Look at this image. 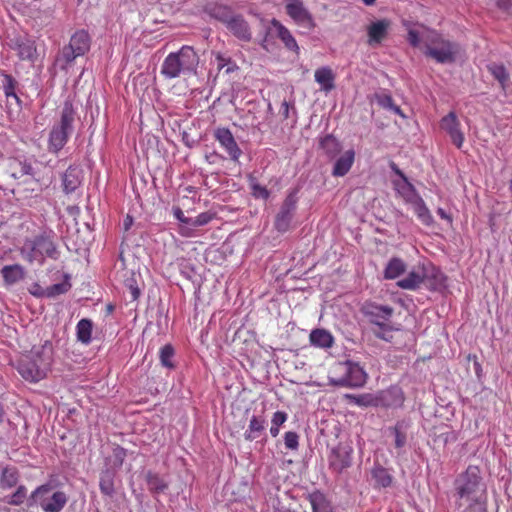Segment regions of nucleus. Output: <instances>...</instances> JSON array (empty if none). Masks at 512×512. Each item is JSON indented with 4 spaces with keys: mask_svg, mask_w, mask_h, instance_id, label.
Masks as SVG:
<instances>
[{
    "mask_svg": "<svg viewBox=\"0 0 512 512\" xmlns=\"http://www.w3.org/2000/svg\"><path fill=\"white\" fill-rule=\"evenodd\" d=\"M454 497L459 512H487V484L479 466L469 465L455 478Z\"/></svg>",
    "mask_w": 512,
    "mask_h": 512,
    "instance_id": "nucleus-1",
    "label": "nucleus"
},
{
    "mask_svg": "<svg viewBox=\"0 0 512 512\" xmlns=\"http://www.w3.org/2000/svg\"><path fill=\"white\" fill-rule=\"evenodd\" d=\"M407 39L412 47H419L423 43L425 48L424 54L441 64L455 62L460 50L457 43L446 39L436 30L427 28L421 33L414 29H409Z\"/></svg>",
    "mask_w": 512,
    "mask_h": 512,
    "instance_id": "nucleus-2",
    "label": "nucleus"
},
{
    "mask_svg": "<svg viewBox=\"0 0 512 512\" xmlns=\"http://www.w3.org/2000/svg\"><path fill=\"white\" fill-rule=\"evenodd\" d=\"M360 312L365 317L370 326V331L376 338L391 342L393 338L392 333L398 330L392 321L393 307L373 301H366L362 304Z\"/></svg>",
    "mask_w": 512,
    "mask_h": 512,
    "instance_id": "nucleus-3",
    "label": "nucleus"
},
{
    "mask_svg": "<svg viewBox=\"0 0 512 512\" xmlns=\"http://www.w3.org/2000/svg\"><path fill=\"white\" fill-rule=\"evenodd\" d=\"M199 56L192 46L184 45L177 52L169 53L161 65V74L166 79L191 76L196 73Z\"/></svg>",
    "mask_w": 512,
    "mask_h": 512,
    "instance_id": "nucleus-4",
    "label": "nucleus"
},
{
    "mask_svg": "<svg viewBox=\"0 0 512 512\" xmlns=\"http://www.w3.org/2000/svg\"><path fill=\"white\" fill-rule=\"evenodd\" d=\"M52 364V346L47 343L30 355L21 358L17 365L19 374L29 382L44 379Z\"/></svg>",
    "mask_w": 512,
    "mask_h": 512,
    "instance_id": "nucleus-5",
    "label": "nucleus"
},
{
    "mask_svg": "<svg viewBox=\"0 0 512 512\" xmlns=\"http://www.w3.org/2000/svg\"><path fill=\"white\" fill-rule=\"evenodd\" d=\"M75 110L71 102L66 101L62 107L60 120L55 123L49 132L48 151L58 154L68 142L73 132Z\"/></svg>",
    "mask_w": 512,
    "mask_h": 512,
    "instance_id": "nucleus-6",
    "label": "nucleus"
},
{
    "mask_svg": "<svg viewBox=\"0 0 512 512\" xmlns=\"http://www.w3.org/2000/svg\"><path fill=\"white\" fill-rule=\"evenodd\" d=\"M53 486L45 483L38 486L27 499V506L39 505L44 512H60L68 502V497L63 491H55L52 494Z\"/></svg>",
    "mask_w": 512,
    "mask_h": 512,
    "instance_id": "nucleus-7",
    "label": "nucleus"
},
{
    "mask_svg": "<svg viewBox=\"0 0 512 512\" xmlns=\"http://www.w3.org/2000/svg\"><path fill=\"white\" fill-rule=\"evenodd\" d=\"M340 368L342 375L338 379L332 380L334 385L357 388L366 383L367 374L358 363L345 361L340 364Z\"/></svg>",
    "mask_w": 512,
    "mask_h": 512,
    "instance_id": "nucleus-8",
    "label": "nucleus"
},
{
    "mask_svg": "<svg viewBox=\"0 0 512 512\" xmlns=\"http://www.w3.org/2000/svg\"><path fill=\"white\" fill-rule=\"evenodd\" d=\"M353 463V447L348 443H339L328 455V465L336 474H341Z\"/></svg>",
    "mask_w": 512,
    "mask_h": 512,
    "instance_id": "nucleus-9",
    "label": "nucleus"
},
{
    "mask_svg": "<svg viewBox=\"0 0 512 512\" xmlns=\"http://www.w3.org/2000/svg\"><path fill=\"white\" fill-rule=\"evenodd\" d=\"M5 171L13 179H22L23 177H31L40 182L42 176L27 159L10 157L5 161Z\"/></svg>",
    "mask_w": 512,
    "mask_h": 512,
    "instance_id": "nucleus-10",
    "label": "nucleus"
},
{
    "mask_svg": "<svg viewBox=\"0 0 512 512\" xmlns=\"http://www.w3.org/2000/svg\"><path fill=\"white\" fill-rule=\"evenodd\" d=\"M287 15L300 27L312 30L316 24L301 0H288L285 5Z\"/></svg>",
    "mask_w": 512,
    "mask_h": 512,
    "instance_id": "nucleus-11",
    "label": "nucleus"
},
{
    "mask_svg": "<svg viewBox=\"0 0 512 512\" xmlns=\"http://www.w3.org/2000/svg\"><path fill=\"white\" fill-rule=\"evenodd\" d=\"M51 233V231H45L42 235L35 237V239L27 240L25 248L31 249L33 253H39L41 258L46 255L52 259H57L59 253L51 238Z\"/></svg>",
    "mask_w": 512,
    "mask_h": 512,
    "instance_id": "nucleus-12",
    "label": "nucleus"
},
{
    "mask_svg": "<svg viewBox=\"0 0 512 512\" xmlns=\"http://www.w3.org/2000/svg\"><path fill=\"white\" fill-rule=\"evenodd\" d=\"M377 408L396 409L403 405L405 397L402 389L391 386L388 389L376 392Z\"/></svg>",
    "mask_w": 512,
    "mask_h": 512,
    "instance_id": "nucleus-13",
    "label": "nucleus"
},
{
    "mask_svg": "<svg viewBox=\"0 0 512 512\" xmlns=\"http://www.w3.org/2000/svg\"><path fill=\"white\" fill-rule=\"evenodd\" d=\"M440 128L450 136L452 143L457 148L462 147L465 138L460 129V122L455 112H449L441 119Z\"/></svg>",
    "mask_w": 512,
    "mask_h": 512,
    "instance_id": "nucleus-14",
    "label": "nucleus"
},
{
    "mask_svg": "<svg viewBox=\"0 0 512 512\" xmlns=\"http://www.w3.org/2000/svg\"><path fill=\"white\" fill-rule=\"evenodd\" d=\"M115 274L117 275H129L124 280V285L130 293L131 301H136L140 295L141 290L138 285L136 273L133 269H127L123 259V253L121 252L120 259L116 263Z\"/></svg>",
    "mask_w": 512,
    "mask_h": 512,
    "instance_id": "nucleus-15",
    "label": "nucleus"
},
{
    "mask_svg": "<svg viewBox=\"0 0 512 512\" xmlns=\"http://www.w3.org/2000/svg\"><path fill=\"white\" fill-rule=\"evenodd\" d=\"M214 137L226 150L232 160L237 161L239 159L242 153L241 149L228 128H217L214 132Z\"/></svg>",
    "mask_w": 512,
    "mask_h": 512,
    "instance_id": "nucleus-16",
    "label": "nucleus"
},
{
    "mask_svg": "<svg viewBox=\"0 0 512 512\" xmlns=\"http://www.w3.org/2000/svg\"><path fill=\"white\" fill-rule=\"evenodd\" d=\"M391 22L388 19H381L372 22L367 26V43L370 46L381 44L388 36Z\"/></svg>",
    "mask_w": 512,
    "mask_h": 512,
    "instance_id": "nucleus-17",
    "label": "nucleus"
},
{
    "mask_svg": "<svg viewBox=\"0 0 512 512\" xmlns=\"http://www.w3.org/2000/svg\"><path fill=\"white\" fill-rule=\"evenodd\" d=\"M221 20L238 39L250 41V28L247 21L242 16H230L222 18Z\"/></svg>",
    "mask_w": 512,
    "mask_h": 512,
    "instance_id": "nucleus-18",
    "label": "nucleus"
},
{
    "mask_svg": "<svg viewBox=\"0 0 512 512\" xmlns=\"http://www.w3.org/2000/svg\"><path fill=\"white\" fill-rule=\"evenodd\" d=\"M266 420L263 416H256L253 415L249 421V425L247 430L244 433V438L247 441H254L264 435L261 443L262 445H265L267 442L266 437Z\"/></svg>",
    "mask_w": 512,
    "mask_h": 512,
    "instance_id": "nucleus-19",
    "label": "nucleus"
},
{
    "mask_svg": "<svg viewBox=\"0 0 512 512\" xmlns=\"http://www.w3.org/2000/svg\"><path fill=\"white\" fill-rule=\"evenodd\" d=\"M306 499L311 505L312 512H334L332 502L318 489L308 493Z\"/></svg>",
    "mask_w": 512,
    "mask_h": 512,
    "instance_id": "nucleus-20",
    "label": "nucleus"
},
{
    "mask_svg": "<svg viewBox=\"0 0 512 512\" xmlns=\"http://www.w3.org/2000/svg\"><path fill=\"white\" fill-rule=\"evenodd\" d=\"M16 86L17 82L16 80L9 74L4 75L3 79V91L7 99V108L8 113L10 114L12 111L13 102L15 103V106L17 110L19 111L21 109L22 101L19 98V96L16 94Z\"/></svg>",
    "mask_w": 512,
    "mask_h": 512,
    "instance_id": "nucleus-21",
    "label": "nucleus"
},
{
    "mask_svg": "<svg viewBox=\"0 0 512 512\" xmlns=\"http://www.w3.org/2000/svg\"><path fill=\"white\" fill-rule=\"evenodd\" d=\"M271 25L275 28L277 37L283 42L284 46L296 53L297 55L300 52V48L297 44L296 39L291 34L288 28H286L279 20L273 18L271 20Z\"/></svg>",
    "mask_w": 512,
    "mask_h": 512,
    "instance_id": "nucleus-22",
    "label": "nucleus"
},
{
    "mask_svg": "<svg viewBox=\"0 0 512 512\" xmlns=\"http://www.w3.org/2000/svg\"><path fill=\"white\" fill-rule=\"evenodd\" d=\"M82 172L77 167L69 166L62 176L63 191L66 194L74 193L82 183Z\"/></svg>",
    "mask_w": 512,
    "mask_h": 512,
    "instance_id": "nucleus-23",
    "label": "nucleus"
},
{
    "mask_svg": "<svg viewBox=\"0 0 512 512\" xmlns=\"http://www.w3.org/2000/svg\"><path fill=\"white\" fill-rule=\"evenodd\" d=\"M411 422L406 419L398 420L394 426L389 428V432L394 436V446L396 449H402L407 443V434Z\"/></svg>",
    "mask_w": 512,
    "mask_h": 512,
    "instance_id": "nucleus-24",
    "label": "nucleus"
},
{
    "mask_svg": "<svg viewBox=\"0 0 512 512\" xmlns=\"http://www.w3.org/2000/svg\"><path fill=\"white\" fill-rule=\"evenodd\" d=\"M314 78L325 93H329L335 88V74L330 67L318 68L315 71Z\"/></svg>",
    "mask_w": 512,
    "mask_h": 512,
    "instance_id": "nucleus-25",
    "label": "nucleus"
},
{
    "mask_svg": "<svg viewBox=\"0 0 512 512\" xmlns=\"http://www.w3.org/2000/svg\"><path fill=\"white\" fill-rule=\"evenodd\" d=\"M1 274L5 285L12 286L22 281L26 272L23 266L20 264L6 265L1 269Z\"/></svg>",
    "mask_w": 512,
    "mask_h": 512,
    "instance_id": "nucleus-26",
    "label": "nucleus"
},
{
    "mask_svg": "<svg viewBox=\"0 0 512 512\" xmlns=\"http://www.w3.org/2000/svg\"><path fill=\"white\" fill-rule=\"evenodd\" d=\"M68 46L76 51V54L85 55L90 49V36L85 30L76 31L70 38Z\"/></svg>",
    "mask_w": 512,
    "mask_h": 512,
    "instance_id": "nucleus-27",
    "label": "nucleus"
},
{
    "mask_svg": "<svg viewBox=\"0 0 512 512\" xmlns=\"http://www.w3.org/2000/svg\"><path fill=\"white\" fill-rule=\"evenodd\" d=\"M13 49L21 60L33 61L36 56V46L34 41L28 38H17L14 41Z\"/></svg>",
    "mask_w": 512,
    "mask_h": 512,
    "instance_id": "nucleus-28",
    "label": "nucleus"
},
{
    "mask_svg": "<svg viewBox=\"0 0 512 512\" xmlns=\"http://www.w3.org/2000/svg\"><path fill=\"white\" fill-rule=\"evenodd\" d=\"M117 475V471L114 469H108L102 470L100 473V479H99V487L102 494L113 497L116 493L115 489V478Z\"/></svg>",
    "mask_w": 512,
    "mask_h": 512,
    "instance_id": "nucleus-29",
    "label": "nucleus"
},
{
    "mask_svg": "<svg viewBox=\"0 0 512 512\" xmlns=\"http://www.w3.org/2000/svg\"><path fill=\"white\" fill-rule=\"evenodd\" d=\"M371 478L375 488H387L392 484L393 477L380 463L376 462L371 469Z\"/></svg>",
    "mask_w": 512,
    "mask_h": 512,
    "instance_id": "nucleus-30",
    "label": "nucleus"
},
{
    "mask_svg": "<svg viewBox=\"0 0 512 512\" xmlns=\"http://www.w3.org/2000/svg\"><path fill=\"white\" fill-rule=\"evenodd\" d=\"M355 159V152L347 150L341 155L334 164L332 174L333 176L342 177L346 175L351 169Z\"/></svg>",
    "mask_w": 512,
    "mask_h": 512,
    "instance_id": "nucleus-31",
    "label": "nucleus"
},
{
    "mask_svg": "<svg viewBox=\"0 0 512 512\" xmlns=\"http://www.w3.org/2000/svg\"><path fill=\"white\" fill-rule=\"evenodd\" d=\"M19 478L20 474L16 467L10 465L4 466L0 474V488L7 490L17 486Z\"/></svg>",
    "mask_w": 512,
    "mask_h": 512,
    "instance_id": "nucleus-32",
    "label": "nucleus"
},
{
    "mask_svg": "<svg viewBox=\"0 0 512 512\" xmlns=\"http://www.w3.org/2000/svg\"><path fill=\"white\" fill-rule=\"evenodd\" d=\"M310 343L319 348H330L334 343L331 333L325 329H314L310 333Z\"/></svg>",
    "mask_w": 512,
    "mask_h": 512,
    "instance_id": "nucleus-33",
    "label": "nucleus"
},
{
    "mask_svg": "<svg viewBox=\"0 0 512 512\" xmlns=\"http://www.w3.org/2000/svg\"><path fill=\"white\" fill-rule=\"evenodd\" d=\"M148 490L153 494L164 493L168 489V483L159 474L148 471L145 476Z\"/></svg>",
    "mask_w": 512,
    "mask_h": 512,
    "instance_id": "nucleus-34",
    "label": "nucleus"
},
{
    "mask_svg": "<svg viewBox=\"0 0 512 512\" xmlns=\"http://www.w3.org/2000/svg\"><path fill=\"white\" fill-rule=\"evenodd\" d=\"M93 322L88 318L81 319L76 325V337L82 344L88 345L92 340Z\"/></svg>",
    "mask_w": 512,
    "mask_h": 512,
    "instance_id": "nucleus-35",
    "label": "nucleus"
},
{
    "mask_svg": "<svg viewBox=\"0 0 512 512\" xmlns=\"http://www.w3.org/2000/svg\"><path fill=\"white\" fill-rule=\"evenodd\" d=\"M320 149L329 157L334 158L341 151L340 142L332 135L328 134L321 138L319 143Z\"/></svg>",
    "mask_w": 512,
    "mask_h": 512,
    "instance_id": "nucleus-36",
    "label": "nucleus"
},
{
    "mask_svg": "<svg viewBox=\"0 0 512 512\" xmlns=\"http://www.w3.org/2000/svg\"><path fill=\"white\" fill-rule=\"evenodd\" d=\"M80 54H76V51L72 50L71 47L65 45L60 55L56 59V64L60 67L61 70L68 71L72 66L77 57H80Z\"/></svg>",
    "mask_w": 512,
    "mask_h": 512,
    "instance_id": "nucleus-37",
    "label": "nucleus"
},
{
    "mask_svg": "<svg viewBox=\"0 0 512 512\" xmlns=\"http://www.w3.org/2000/svg\"><path fill=\"white\" fill-rule=\"evenodd\" d=\"M298 189L291 191L285 198L278 218L281 221L288 220L289 215L295 210L298 201Z\"/></svg>",
    "mask_w": 512,
    "mask_h": 512,
    "instance_id": "nucleus-38",
    "label": "nucleus"
},
{
    "mask_svg": "<svg viewBox=\"0 0 512 512\" xmlns=\"http://www.w3.org/2000/svg\"><path fill=\"white\" fill-rule=\"evenodd\" d=\"M406 265L402 259L394 257L389 260L384 270L385 279H396L404 273Z\"/></svg>",
    "mask_w": 512,
    "mask_h": 512,
    "instance_id": "nucleus-39",
    "label": "nucleus"
},
{
    "mask_svg": "<svg viewBox=\"0 0 512 512\" xmlns=\"http://www.w3.org/2000/svg\"><path fill=\"white\" fill-rule=\"evenodd\" d=\"M396 191L405 199L407 202H412L414 199L419 197L415 187L409 182L408 178L404 180L394 182Z\"/></svg>",
    "mask_w": 512,
    "mask_h": 512,
    "instance_id": "nucleus-40",
    "label": "nucleus"
},
{
    "mask_svg": "<svg viewBox=\"0 0 512 512\" xmlns=\"http://www.w3.org/2000/svg\"><path fill=\"white\" fill-rule=\"evenodd\" d=\"M126 456V449L120 445H116L112 450V455L107 458V465H110L108 469H114L115 471H118L122 467Z\"/></svg>",
    "mask_w": 512,
    "mask_h": 512,
    "instance_id": "nucleus-41",
    "label": "nucleus"
},
{
    "mask_svg": "<svg viewBox=\"0 0 512 512\" xmlns=\"http://www.w3.org/2000/svg\"><path fill=\"white\" fill-rule=\"evenodd\" d=\"M351 403H354L360 407H375L377 408V397L376 393H363L359 395H346Z\"/></svg>",
    "mask_w": 512,
    "mask_h": 512,
    "instance_id": "nucleus-42",
    "label": "nucleus"
},
{
    "mask_svg": "<svg viewBox=\"0 0 512 512\" xmlns=\"http://www.w3.org/2000/svg\"><path fill=\"white\" fill-rule=\"evenodd\" d=\"M175 349L171 344H165L159 352L160 363L163 367L174 370L176 363L174 362Z\"/></svg>",
    "mask_w": 512,
    "mask_h": 512,
    "instance_id": "nucleus-43",
    "label": "nucleus"
},
{
    "mask_svg": "<svg viewBox=\"0 0 512 512\" xmlns=\"http://www.w3.org/2000/svg\"><path fill=\"white\" fill-rule=\"evenodd\" d=\"M28 496V490L25 485H19L17 486L14 493L7 495L3 498V501L9 505L12 506H20L25 501L27 502Z\"/></svg>",
    "mask_w": 512,
    "mask_h": 512,
    "instance_id": "nucleus-44",
    "label": "nucleus"
},
{
    "mask_svg": "<svg viewBox=\"0 0 512 512\" xmlns=\"http://www.w3.org/2000/svg\"><path fill=\"white\" fill-rule=\"evenodd\" d=\"M71 288L69 276L65 275L64 280L46 287V298H56L59 295L67 293Z\"/></svg>",
    "mask_w": 512,
    "mask_h": 512,
    "instance_id": "nucleus-45",
    "label": "nucleus"
},
{
    "mask_svg": "<svg viewBox=\"0 0 512 512\" xmlns=\"http://www.w3.org/2000/svg\"><path fill=\"white\" fill-rule=\"evenodd\" d=\"M424 278L417 272H410L405 278L399 280L397 285L402 289L415 290L423 282Z\"/></svg>",
    "mask_w": 512,
    "mask_h": 512,
    "instance_id": "nucleus-46",
    "label": "nucleus"
},
{
    "mask_svg": "<svg viewBox=\"0 0 512 512\" xmlns=\"http://www.w3.org/2000/svg\"><path fill=\"white\" fill-rule=\"evenodd\" d=\"M410 203L413 206L414 213L417 214L418 219L420 221L427 222L428 220H430V212L421 197H417Z\"/></svg>",
    "mask_w": 512,
    "mask_h": 512,
    "instance_id": "nucleus-47",
    "label": "nucleus"
},
{
    "mask_svg": "<svg viewBox=\"0 0 512 512\" xmlns=\"http://www.w3.org/2000/svg\"><path fill=\"white\" fill-rule=\"evenodd\" d=\"M288 415L284 411H276L271 419L270 434L272 437H277L280 432V427L286 422Z\"/></svg>",
    "mask_w": 512,
    "mask_h": 512,
    "instance_id": "nucleus-48",
    "label": "nucleus"
},
{
    "mask_svg": "<svg viewBox=\"0 0 512 512\" xmlns=\"http://www.w3.org/2000/svg\"><path fill=\"white\" fill-rule=\"evenodd\" d=\"M489 72L494 76L496 80L501 84L502 88L504 89L506 86V83L508 82L510 76L507 72L506 68L503 65H497L493 64L488 66Z\"/></svg>",
    "mask_w": 512,
    "mask_h": 512,
    "instance_id": "nucleus-49",
    "label": "nucleus"
},
{
    "mask_svg": "<svg viewBox=\"0 0 512 512\" xmlns=\"http://www.w3.org/2000/svg\"><path fill=\"white\" fill-rule=\"evenodd\" d=\"M251 194L255 198L266 200L270 193L265 186L260 185L254 178L250 181Z\"/></svg>",
    "mask_w": 512,
    "mask_h": 512,
    "instance_id": "nucleus-50",
    "label": "nucleus"
},
{
    "mask_svg": "<svg viewBox=\"0 0 512 512\" xmlns=\"http://www.w3.org/2000/svg\"><path fill=\"white\" fill-rule=\"evenodd\" d=\"M284 444L289 450H297L299 447V435L294 431H288L284 435Z\"/></svg>",
    "mask_w": 512,
    "mask_h": 512,
    "instance_id": "nucleus-51",
    "label": "nucleus"
},
{
    "mask_svg": "<svg viewBox=\"0 0 512 512\" xmlns=\"http://www.w3.org/2000/svg\"><path fill=\"white\" fill-rule=\"evenodd\" d=\"M175 231L183 237H195L198 235L192 226H175Z\"/></svg>",
    "mask_w": 512,
    "mask_h": 512,
    "instance_id": "nucleus-52",
    "label": "nucleus"
},
{
    "mask_svg": "<svg viewBox=\"0 0 512 512\" xmlns=\"http://www.w3.org/2000/svg\"><path fill=\"white\" fill-rule=\"evenodd\" d=\"M30 293L38 298L46 297V288H43L38 283L33 284L32 288L30 289Z\"/></svg>",
    "mask_w": 512,
    "mask_h": 512,
    "instance_id": "nucleus-53",
    "label": "nucleus"
},
{
    "mask_svg": "<svg viewBox=\"0 0 512 512\" xmlns=\"http://www.w3.org/2000/svg\"><path fill=\"white\" fill-rule=\"evenodd\" d=\"M69 218L77 224V217L80 214V208L76 205H70L66 208Z\"/></svg>",
    "mask_w": 512,
    "mask_h": 512,
    "instance_id": "nucleus-54",
    "label": "nucleus"
},
{
    "mask_svg": "<svg viewBox=\"0 0 512 512\" xmlns=\"http://www.w3.org/2000/svg\"><path fill=\"white\" fill-rule=\"evenodd\" d=\"M21 254L23 255V257L25 259H27L29 262H32L34 260H38V258L40 257L39 253H33V251L31 249H26L25 248V245L23 246V248L21 249Z\"/></svg>",
    "mask_w": 512,
    "mask_h": 512,
    "instance_id": "nucleus-55",
    "label": "nucleus"
},
{
    "mask_svg": "<svg viewBox=\"0 0 512 512\" xmlns=\"http://www.w3.org/2000/svg\"><path fill=\"white\" fill-rule=\"evenodd\" d=\"M172 213H173V216L175 217V219H177L178 221H180L184 224H187L188 220L184 217V212L182 211V209L180 207L174 206L172 208Z\"/></svg>",
    "mask_w": 512,
    "mask_h": 512,
    "instance_id": "nucleus-56",
    "label": "nucleus"
},
{
    "mask_svg": "<svg viewBox=\"0 0 512 512\" xmlns=\"http://www.w3.org/2000/svg\"><path fill=\"white\" fill-rule=\"evenodd\" d=\"M437 214L440 216V218L446 222H452L453 219L450 214H448L443 208H439L437 210Z\"/></svg>",
    "mask_w": 512,
    "mask_h": 512,
    "instance_id": "nucleus-57",
    "label": "nucleus"
},
{
    "mask_svg": "<svg viewBox=\"0 0 512 512\" xmlns=\"http://www.w3.org/2000/svg\"><path fill=\"white\" fill-rule=\"evenodd\" d=\"M473 359H474V362H473L474 371H475L476 375L480 378L482 375V366L479 363L476 356H474Z\"/></svg>",
    "mask_w": 512,
    "mask_h": 512,
    "instance_id": "nucleus-58",
    "label": "nucleus"
},
{
    "mask_svg": "<svg viewBox=\"0 0 512 512\" xmlns=\"http://www.w3.org/2000/svg\"><path fill=\"white\" fill-rule=\"evenodd\" d=\"M497 5L502 9H509L512 7V0H498Z\"/></svg>",
    "mask_w": 512,
    "mask_h": 512,
    "instance_id": "nucleus-59",
    "label": "nucleus"
},
{
    "mask_svg": "<svg viewBox=\"0 0 512 512\" xmlns=\"http://www.w3.org/2000/svg\"><path fill=\"white\" fill-rule=\"evenodd\" d=\"M434 278L439 286L443 284V281L445 279L444 275L440 271H436V273L434 274Z\"/></svg>",
    "mask_w": 512,
    "mask_h": 512,
    "instance_id": "nucleus-60",
    "label": "nucleus"
},
{
    "mask_svg": "<svg viewBox=\"0 0 512 512\" xmlns=\"http://www.w3.org/2000/svg\"><path fill=\"white\" fill-rule=\"evenodd\" d=\"M391 168L395 172V174H397L401 178V180H404V178H407L406 175L397 167L396 164L392 163Z\"/></svg>",
    "mask_w": 512,
    "mask_h": 512,
    "instance_id": "nucleus-61",
    "label": "nucleus"
},
{
    "mask_svg": "<svg viewBox=\"0 0 512 512\" xmlns=\"http://www.w3.org/2000/svg\"><path fill=\"white\" fill-rule=\"evenodd\" d=\"M383 104L389 108H391L394 105L393 99L391 96H386L383 100Z\"/></svg>",
    "mask_w": 512,
    "mask_h": 512,
    "instance_id": "nucleus-62",
    "label": "nucleus"
},
{
    "mask_svg": "<svg viewBox=\"0 0 512 512\" xmlns=\"http://www.w3.org/2000/svg\"><path fill=\"white\" fill-rule=\"evenodd\" d=\"M390 109H391L394 113H396V114H399V115H402V116H403L402 111H401V109H400V107H399V106H397V105H395V104H394Z\"/></svg>",
    "mask_w": 512,
    "mask_h": 512,
    "instance_id": "nucleus-63",
    "label": "nucleus"
},
{
    "mask_svg": "<svg viewBox=\"0 0 512 512\" xmlns=\"http://www.w3.org/2000/svg\"><path fill=\"white\" fill-rule=\"evenodd\" d=\"M273 512H295V511H292L290 509H285V508H275L273 510Z\"/></svg>",
    "mask_w": 512,
    "mask_h": 512,
    "instance_id": "nucleus-64",
    "label": "nucleus"
}]
</instances>
